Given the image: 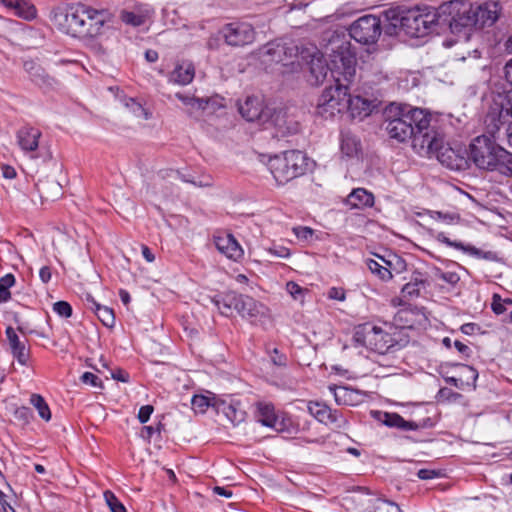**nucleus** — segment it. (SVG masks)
Wrapping results in <instances>:
<instances>
[{
	"mask_svg": "<svg viewBox=\"0 0 512 512\" xmlns=\"http://www.w3.org/2000/svg\"><path fill=\"white\" fill-rule=\"evenodd\" d=\"M210 405V399L204 395H194L191 398V406L195 413H205Z\"/></svg>",
	"mask_w": 512,
	"mask_h": 512,
	"instance_id": "44",
	"label": "nucleus"
},
{
	"mask_svg": "<svg viewBox=\"0 0 512 512\" xmlns=\"http://www.w3.org/2000/svg\"><path fill=\"white\" fill-rule=\"evenodd\" d=\"M104 499L111 512H126L125 506L119 501L113 492L109 490L105 491Z\"/></svg>",
	"mask_w": 512,
	"mask_h": 512,
	"instance_id": "45",
	"label": "nucleus"
},
{
	"mask_svg": "<svg viewBox=\"0 0 512 512\" xmlns=\"http://www.w3.org/2000/svg\"><path fill=\"white\" fill-rule=\"evenodd\" d=\"M424 315L416 308H404L399 310L394 320L402 328H414L415 325L420 324Z\"/></svg>",
	"mask_w": 512,
	"mask_h": 512,
	"instance_id": "30",
	"label": "nucleus"
},
{
	"mask_svg": "<svg viewBox=\"0 0 512 512\" xmlns=\"http://www.w3.org/2000/svg\"><path fill=\"white\" fill-rule=\"evenodd\" d=\"M214 243L218 251L229 259L238 261L243 257V249L231 234L215 237Z\"/></svg>",
	"mask_w": 512,
	"mask_h": 512,
	"instance_id": "23",
	"label": "nucleus"
},
{
	"mask_svg": "<svg viewBox=\"0 0 512 512\" xmlns=\"http://www.w3.org/2000/svg\"><path fill=\"white\" fill-rule=\"evenodd\" d=\"M385 115V129L391 138L399 142L412 139L418 153L422 148L431 149L434 138L429 135L433 128L430 126L429 115L423 109L392 104Z\"/></svg>",
	"mask_w": 512,
	"mask_h": 512,
	"instance_id": "2",
	"label": "nucleus"
},
{
	"mask_svg": "<svg viewBox=\"0 0 512 512\" xmlns=\"http://www.w3.org/2000/svg\"><path fill=\"white\" fill-rule=\"evenodd\" d=\"M296 54V47H287L280 43L270 42L259 48L256 55L264 69L273 70L274 66H280L278 70L284 73L285 71L281 68L286 67L289 63L294 65L292 58Z\"/></svg>",
	"mask_w": 512,
	"mask_h": 512,
	"instance_id": "12",
	"label": "nucleus"
},
{
	"mask_svg": "<svg viewBox=\"0 0 512 512\" xmlns=\"http://www.w3.org/2000/svg\"><path fill=\"white\" fill-rule=\"evenodd\" d=\"M468 162L482 170L512 173V153L486 135L475 137L468 147Z\"/></svg>",
	"mask_w": 512,
	"mask_h": 512,
	"instance_id": "4",
	"label": "nucleus"
},
{
	"mask_svg": "<svg viewBox=\"0 0 512 512\" xmlns=\"http://www.w3.org/2000/svg\"><path fill=\"white\" fill-rule=\"evenodd\" d=\"M268 252L274 256L280 258H288L290 256V251L288 248L280 245H274L268 249Z\"/></svg>",
	"mask_w": 512,
	"mask_h": 512,
	"instance_id": "56",
	"label": "nucleus"
},
{
	"mask_svg": "<svg viewBox=\"0 0 512 512\" xmlns=\"http://www.w3.org/2000/svg\"><path fill=\"white\" fill-rule=\"evenodd\" d=\"M454 347L457 349V351H458L459 353H461V354H463V355H465V356H467V357H468V356L470 355V353H471L470 348H469L467 345H465L464 343H462V342H460V341H458V340H456V341L454 342Z\"/></svg>",
	"mask_w": 512,
	"mask_h": 512,
	"instance_id": "61",
	"label": "nucleus"
},
{
	"mask_svg": "<svg viewBox=\"0 0 512 512\" xmlns=\"http://www.w3.org/2000/svg\"><path fill=\"white\" fill-rule=\"evenodd\" d=\"M39 277L43 283H48L51 279V270L48 266H43L39 271Z\"/></svg>",
	"mask_w": 512,
	"mask_h": 512,
	"instance_id": "60",
	"label": "nucleus"
},
{
	"mask_svg": "<svg viewBox=\"0 0 512 512\" xmlns=\"http://www.w3.org/2000/svg\"><path fill=\"white\" fill-rule=\"evenodd\" d=\"M441 475L440 471L434 469L423 468L417 472V476L422 480L437 478Z\"/></svg>",
	"mask_w": 512,
	"mask_h": 512,
	"instance_id": "55",
	"label": "nucleus"
},
{
	"mask_svg": "<svg viewBox=\"0 0 512 512\" xmlns=\"http://www.w3.org/2000/svg\"><path fill=\"white\" fill-rule=\"evenodd\" d=\"M221 34L230 46H244L255 40V31L248 23H229L223 27Z\"/></svg>",
	"mask_w": 512,
	"mask_h": 512,
	"instance_id": "16",
	"label": "nucleus"
},
{
	"mask_svg": "<svg viewBox=\"0 0 512 512\" xmlns=\"http://www.w3.org/2000/svg\"><path fill=\"white\" fill-rule=\"evenodd\" d=\"M12 355L19 364L27 365L29 360V350L26 343L21 341L12 327H7L5 331Z\"/></svg>",
	"mask_w": 512,
	"mask_h": 512,
	"instance_id": "27",
	"label": "nucleus"
},
{
	"mask_svg": "<svg viewBox=\"0 0 512 512\" xmlns=\"http://www.w3.org/2000/svg\"><path fill=\"white\" fill-rule=\"evenodd\" d=\"M434 238L438 242H441V243H443V244H445V245H447L449 247H453L455 249L461 250L464 253H467V254H469L471 256H475V257H481L482 256V251L479 250L478 248H476L474 246H471V245H465L462 242L452 241L448 237H446L443 232L436 233L434 235Z\"/></svg>",
	"mask_w": 512,
	"mask_h": 512,
	"instance_id": "35",
	"label": "nucleus"
},
{
	"mask_svg": "<svg viewBox=\"0 0 512 512\" xmlns=\"http://www.w3.org/2000/svg\"><path fill=\"white\" fill-rule=\"evenodd\" d=\"M381 101L377 98H365L361 96H351L349 98V107L347 111L350 112L353 118L363 119L369 116L380 105Z\"/></svg>",
	"mask_w": 512,
	"mask_h": 512,
	"instance_id": "21",
	"label": "nucleus"
},
{
	"mask_svg": "<svg viewBox=\"0 0 512 512\" xmlns=\"http://www.w3.org/2000/svg\"><path fill=\"white\" fill-rule=\"evenodd\" d=\"M239 112L247 121L265 125L272 117V108L264 105L262 98L248 96L239 104Z\"/></svg>",
	"mask_w": 512,
	"mask_h": 512,
	"instance_id": "15",
	"label": "nucleus"
},
{
	"mask_svg": "<svg viewBox=\"0 0 512 512\" xmlns=\"http://www.w3.org/2000/svg\"><path fill=\"white\" fill-rule=\"evenodd\" d=\"M98 319L105 325L106 327H113L115 324V315L111 308L102 305H96V309L94 310Z\"/></svg>",
	"mask_w": 512,
	"mask_h": 512,
	"instance_id": "42",
	"label": "nucleus"
},
{
	"mask_svg": "<svg viewBox=\"0 0 512 512\" xmlns=\"http://www.w3.org/2000/svg\"><path fill=\"white\" fill-rule=\"evenodd\" d=\"M335 401L338 404L354 406L360 401L359 393L347 387H337L334 390Z\"/></svg>",
	"mask_w": 512,
	"mask_h": 512,
	"instance_id": "38",
	"label": "nucleus"
},
{
	"mask_svg": "<svg viewBox=\"0 0 512 512\" xmlns=\"http://www.w3.org/2000/svg\"><path fill=\"white\" fill-rule=\"evenodd\" d=\"M42 133L32 126H23L16 133L17 143L25 154L34 153L39 148Z\"/></svg>",
	"mask_w": 512,
	"mask_h": 512,
	"instance_id": "22",
	"label": "nucleus"
},
{
	"mask_svg": "<svg viewBox=\"0 0 512 512\" xmlns=\"http://www.w3.org/2000/svg\"><path fill=\"white\" fill-rule=\"evenodd\" d=\"M287 292L292 296L294 300H302L305 290L299 286L296 282L290 281L286 284Z\"/></svg>",
	"mask_w": 512,
	"mask_h": 512,
	"instance_id": "48",
	"label": "nucleus"
},
{
	"mask_svg": "<svg viewBox=\"0 0 512 512\" xmlns=\"http://www.w3.org/2000/svg\"><path fill=\"white\" fill-rule=\"evenodd\" d=\"M215 306L225 316L237 311L243 318L255 319L264 313V306L250 296L228 292L213 299Z\"/></svg>",
	"mask_w": 512,
	"mask_h": 512,
	"instance_id": "9",
	"label": "nucleus"
},
{
	"mask_svg": "<svg viewBox=\"0 0 512 512\" xmlns=\"http://www.w3.org/2000/svg\"><path fill=\"white\" fill-rule=\"evenodd\" d=\"M343 42V40H336L331 43L332 48L330 59L332 58V54L334 53V51L337 50V46H339ZM331 64V60L329 61V63H327L322 56L313 55L309 64L311 83L314 85L321 84L325 80L328 72L331 73Z\"/></svg>",
	"mask_w": 512,
	"mask_h": 512,
	"instance_id": "18",
	"label": "nucleus"
},
{
	"mask_svg": "<svg viewBox=\"0 0 512 512\" xmlns=\"http://www.w3.org/2000/svg\"><path fill=\"white\" fill-rule=\"evenodd\" d=\"M15 283V277L12 274H6L0 278V303L10 299L11 293L9 288Z\"/></svg>",
	"mask_w": 512,
	"mask_h": 512,
	"instance_id": "43",
	"label": "nucleus"
},
{
	"mask_svg": "<svg viewBox=\"0 0 512 512\" xmlns=\"http://www.w3.org/2000/svg\"><path fill=\"white\" fill-rule=\"evenodd\" d=\"M382 32L381 21L374 15H365L349 27V35L363 45L375 44Z\"/></svg>",
	"mask_w": 512,
	"mask_h": 512,
	"instance_id": "14",
	"label": "nucleus"
},
{
	"mask_svg": "<svg viewBox=\"0 0 512 512\" xmlns=\"http://www.w3.org/2000/svg\"><path fill=\"white\" fill-rule=\"evenodd\" d=\"M491 308H492V311L495 314H497V315H500V314L504 313L506 308H505V305L503 303V299L501 298L500 295H498V294H494L493 295L492 303H491Z\"/></svg>",
	"mask_w": 512,
	"mask_h": 512,
	"instance_id": "51",
	"label": "nucleus"
},
{
	"mask_svg": "<svg viewBox=\"0 0 512 512\" xmlns=\"http://www.w3.org/2000/svg\"><path fill=\"white\" fill-rule=\"evenodd\" d=\"M194 76V65L189 61H182L176 64L173 71L169 74L168 80L173 84L187 85L192 82Z\"/></svg>",
	"mask_w": 512,
	"mask_h": 512,
	"instance_id": "28",
	"label": "nucleus"
},
{
	"mask_svg": "<svg viewBox=\"0 0 512 512\" xmlns=\"http://www.w3.org/2000/svg\"><path fill=\"white\" fill-rule=\"evenodd\" d=\"M382 422L386 426L401 428L403 430H411L416 427V425H414L411 422L405 421L403 417L396 413H384V418L382 419Z\"/></svg>",
	"mask_w": 512,
	"mask_h": 512,
	"instance_id": "39",
	"label": "nucleus"
},
{
	"mask_svg": "<svg viewBox=\"0 0 512 512\" xmlns=\"http://www.w3.org/2000/svg\"><path fill=\"white\" fill-rule=\"evenodd\" d=\"M425 288V281L422 279H414L405 284L402 288V296L407 299H413L420 295V291Z\"/></svg>",
	"mask_w": 512,
	"mask_h": 512,
	"instance_id": "40",
	"label": "nucleus"
},
{
	"mask_svg": "<svg viewBox=\"0 0 512 512\" xmlns=\"http://www.w3.org/2000/svg\"><path fill=\"white\" fill-rule=\"evenodd\" d=\"M361 512H402L400 507L389 500L382 498L369 499Z\"/></svg>",
	"mask_w": 512,
	"mask_h": 512,
	"instance_id": "33",
	"label": "nucleus"
},
{
	"mask_svg": "<svg viewBox=\"0 0 512 512\" xmlns=\"http://www.w3.org/2000/svg\"><path fill=\"white\" fill-rule=\"evenodd\" d=\"M442 14L451 16L449 27L453 34L468 39L475 28L473 4L467 2H450L440 7Z\"/></svg>",
	"mask_w": 512,
	"mask_h": 512,
	"instance_id": "11",
	"label": "nucleus"
},
{
	"mask_svg": "<svg viewBox=\"0 0 512 512\" xmlns=\"http://www.w3.org/2000/svg\"><path fill=\"white\" fill-rule=\"evenodd\" d=\"M84 16L81 24L80 39H91L102 35L111 21V13L106 9H96L83 4Z\"/></svg>",
	"mask_w": 512,
	"mask_h": 512,
	"instance_id": "13",
	"label": "nucleus"
},
{
	"mask_svg": "<svg viewBox=\"0 0 512 512\" xmlns=\"http://www.w3.org/2000/svg\"><path fill=\"white\" fill-rule=\"evenodd\" d=\"M224 415L230 420L233 424H239L245 419V411L241 408L239 402H231L225 403L223 402L221 406L218 407Z\"/></svg>",
	"mask_w": 512,
	"mask_h": 512,
	"instance_id": "34",
	"label": "nucleus"
},
{
	"mask_svg": "<svg viewBox=\"0 0 512 512\" xmlns=\"http://www.w3.org/2000/svg\"><path fill=\"white\" fill-rule=\"evenodd\" d=\"M460 330L466 335H473L476 331L480 330V327L476 323H465L460 327Z\"/></svg>",
	"mask_w": 512,
	"mask_h": 512,
	"instance_id": "59",
	"label": "nucleus"
},
{
	"mask_svg": "<svg viewBox=\"0 0 512 512\" xmlns=\"http://www.w3.org/2000/svg\"><path fill=\"white\" fill-rule=\"evenodd\" d=\"M341 153L347 157L357 156L360 151L359 140L349 132L341 134Z\"/></svg>",
	"mask_w": 512,
	"mask_h": 512,
	"instance_id": "36",
	"label": "nucleus"
},
{
	"mask_svg": "<svg viewBox=\"0 0 512 512\" xmlns=\"http://www.w3.org/2000/svg\"><path fill=\"white\" fill-rule=\"evenodd\" d=\"M23 68L29 75L30 80L42 89H52L58 84L54 77L50 76L44 68L33 60L25 61Z\"/></svg>",
	"mask_w": 512,
	"mask_h": 512,
	"instance_id": "20",
	"label": "nucleus"
},
{
	"mask_svg": "<svg viewBox=\"0 0 512 512\" xmlns=\"http://www.w3.org/2000/svg\"><path fill=\"white\" fill-rule=\"evenodd\" d=\"M475 28L491 26L498 19L497 5H473Z\"/></svg>",
	"mask_w": 512,
	"mask_h": 512,
	"instance_id": "25",
	"label": "nucleus"
},
{
	"mask_svg": "<svg viewBox=\"0 0 512 512\" xmlns=\"http://www.w3.org/2000/svg\"><path fill=\"white\" fill-rule=\"evenodd\" d=\"M36 187L40 193L41 198L45 200H54L61 194V186L56 181L49 182L39 180V182L36 184Z\"/></svg>",
	"mask_w": 512,
	"mask_h": 512,
	"instance_id": "37",
	"label": "nucleus"
},
{
	"mask_svg": "<svg viewBox=\"0 0 512 512\" xmlns=\"http://www.w3.org/2000/svg\"><path fill=\"white\" fill-rule=\"evenodd\" d=\"M181 179L184 182L191 183V184H193L195 186H198V187H209V186L212 185V181H211V178L209 176L204 177L201 180H195V179L187 178L184 175H181Z\"/></svg>",
	"mask_w": 512,
	"mask_h": 512,
	"instance_id": "57",
	"label": "nucleus"
},
{
	"mask_svg": "<svg viewBox=\"0 0 512 512\" xmlns=\"http://www.w3.org/2000/svg\"><path fill=\"white\" fill-rule=\"evenodd\" d=\"M194 101L197 103H191V105H189V107L187 108V113L194 117H200L205 112L213 113L215 112L216 108L220 106L216 98L194 97Z\"/></svg>",
	"mask_w": 512,
	"mask_h": 512,
	"instance_id": "32",
	"label": "nucleus"
},
{
	"mask_svg": "<svg viewBox=\"0 0 512 512\" xmlns=\"http://www.w3.org/2000/svg\"><path fill=\"white\" fill-rule=\"evenodd\" d=\"M308 411L319 422L325 425H331L337 429L345 428L347 425V421L340 411L332 410L324 403L309 402Z\"/></svg>",
	"mask_w": 512,
	"mask_h": 512,
	"instance_id": "17",
	"label": "nucleus"
},
{
	"mask_svg": "<svg viewBox=\"0 0 512 512\" xmlns=\"http://www.w3.org/2000/svg\"><path fill=\"white\" fill-rule=\"evenodd\" d=\"M504 76L506 81L512 85V59L504 67Z\"/></svg>",
	"mask_w": 512,
	"mask_h": 512,
	"instance_id": "64",
	"label": "nucleus"
},
{
	"mask_svg": "<svg viewBox=\"0 0 512 512\" xmlns=\"http://www.w3.org/2000/svg\"><path fill=\"white\" fill-rule=\"evenodd\" d=\"M295 236L303 241H309L313 236V229L307 226H298L293 228Z\"/></svg>",
	"mask_w": 512,
	"mask_h": 512,
	"instance_id": "49",
	"label": "nucleus"
},
{
	"mask_svg": "<svg viewBox=\"0 0 512 512\" xmlns=\"http://www.w3.org/2000/svg\"><path fill=\"white\" fill-rule=\"evenodd\" d=\"M81 381L84 384H88L93 387H101V381L95 374H93L91 372L83 373V375L81 376Z\"/></svg>",
	"mask_w": 512,
	"mask_h": 512,
	"instance_id": "53",
	"label": "nucleus"
},
{
	"mask_svg": "<svg viewBox=\"0 0 512 512\" xmlns=\"http://www.w3.org/2000/svg\"><path fill=\"white\" fill-rule=\"evenodd\" d=\"M331 77L334 85L326 87L318 99L316 113L324 119L347 111L349 87L356 78V56L349 42L337 46L331 58Z\"/></svg>",
	"mask_w": 512,
	"mask_h": 512,
	"instance_id": "1",
	"label": "nucleus"
},
{
	"mask_svg": "<svg viewBox=\"0 0 512 512\" xmlns=\"http://www.w3.org/2000/svg\"><path fill=\"white\" fill-rule=\"evenodd\" d=\"M436 276L450 285H456L460 280V276L458 275V273L451 271L442 272L438 270Z\"/></svg>",
	"mask_w": 512,
	"mask_h": 512,
	"instance_id": "50",
	"label": "nucleus"
},
{
	"mask_svg": "<svg viewBox=\"0 0 512 512\" xmlns=\"http://www.w3.org/2000/svg\"><path fill=\"white\" fill-rule=\"evenodd\" d=\"M152 9L148 5H136L132 10H122L120 19L127 25L139 27L151 17Z\"/></svg>",
	"mask_w": 512,
	"mask_h": 512,
	"instance_id": "26",
	"label": "nucleus"
},
{
	"mask_svg": "<svg viewBox=\"0 0 512 512\" xmlns=\"http://www.w3.org/2000/svg\"><path fill=\"white\" fill-rule=\"evenodd\" d=\"M30 403L36 408L39 416L45 420L49 421L51 419V411L46 403L45 399L39 394H32L30 397Z\"/></svg>",
	"mask_w": 512,
	"mask_h": 512,
	"instance_id": "41",
	"label": "nucleus"
},
{
	"mask_svg": "<svg viewBox=\"0 0 512 512\" xmlns=\"http://www.w3.org/2000/svg\"><path fill=\"white\" fill-rule=\"evenodd\" d=\"M485 131L492 137H500L512 125V91L492 94L486 102L483 116Z\"/></svg>",
	"mask_w": 512,
	"mask_h": 512,
	"instance_id": "5",
	"label": "nucleus"
},
{
	"mask_svg": "<svg viewBox=\"0 0 512 512\" xmlns=\"http://www.w3.org/2000/svg\"><path fill=\"white\" fill-rule=\"evenodd\" d=\"M255 417L262 425L278 430V417L275 414L274 406L270 403H257Z\"/></svg>",
	"mask_w": 512,
	"mask_h": 512,
	"instance_id": "31",
	"label": "nucleus"
},
{
	"mask_svg": "<svg viewBox=\"0 0 512 512\" xmlns=\"http://www.w3.org/2000/svg\"><path fill=\"white\" fill-rule=\"evenodd\" d=\"M328 298L332 300H338V301H345L346 299V292L343 288L339 287H331L328 290Z\"/></svg>",
	"mask_w": 512,
	"mask_h": 512,
	"instance_id": "52",
	"label": "nucleus"
},
{
	"mask_svg": "<svg viewBox=\"0 0 512 512\" xmlns=\"http://www.w3.org/2000/svg\"><path fill=\"white\" fill-rule=\"evenodd\" d=\"M433 218L436 220H441L446 223H452L454 221V216L449 214H443L442 212H434Z\"/></svg>",
	"mask_w": 512,
	"mask_h": 512,
	"instance_id": "62",
	"label": "nucleus"
},
{
	"mask_svg": "<svg viewBox=\"0 0 512 512\" xmlns=\"http://www.w3.org/2000/svg\"><path fill=\"white\" fill-rule=\"evenodd\" d=\"M0 3L15 16L31 21L37 16L36 7L30 0H0Z\"/></svg>",
	"mask_w": 512,
	"mask_h": 512,
	"instance_id": "24",
	"label": "nucleus"
},
{
	"mask_svg": "<svg viewBox=\"0 0 512 512\" xmlns=\"http://www.w3.org/2000/svg\"><path fill=\"white\" fill-rule=\"evenodd\" d=\"M440 14L432 7H414L400 14V29L410 37L427 35L437 23Z\"/></svg>",
	"mask_w": 512,
	"mask_h": 512,
	"instance_id": "7",
	"label": "nucleus"
},
{
	"mask_svg": "<svg viewBox=\"0 0 512 512\" xmlns=\"http://www.w3.org/2000/svg\"><path fill=\"white\" fill-rule=\"evenodd\" d=\"M53 311L59 316L68 318L72 315V307L66 301H58L53 304Z\"/></svg>",
	"mask_w": 512,
	"mask_h": 512,
	"instance_id": "47",
	"label": "nucleus"
},
{
	"mask_svg": "<svg viewBox=\"0 0 512 512\" xmlns=\"http://www.w3.org/2000/svg\"><path fill=\"white\" fill-rule=\"evenodd\" d=\"M15 417L27 423L31 418V410L28 407H20L16 409Z\"/></svg>",
	"mask_w": 512,
	"mask_h": 512,
	"instance_id": "58",
	"label": "nucleus"
},
{
	"mask_svg": "<svg viewBox=\"0 0 512 512\" xmlns=\"http://www.w3.org/2000/svg\"><path fill=\"white\" fill-rule=\"evenodd\" d=\"M2 174H3V177L6 179H13L16 176V171L13 167L4 165L2 167Z\"/></svg>",
	"mask_w": 512,
	"mask_h": 512,
	"instance_id": "63",
	"label": "nucleus"
},
{
	"mask_svg": "<svg viewBox=\"0 0 512 512\" xmlns=\"http://www.w3.org/2000/svg\"><path fill=\"white\" fill-rule=\"evenodd\" d=\"M368 267L373 274L378 275L382 280L387 281L392 278V273L390 270L375 260H370L368 262Z\"/></svg>",
	"mask_w": 512,
	"mask_h": 512,
	"instance_id": "46",
	"label": "nucleus"
},
{
	"mask_svg": "<svg viewBox=\"0 0 512 512\" xmlns=\"http://www.w3.org/2000/svg\"><path fill=\"white\" fill-rule=\"evenodd\" d=\"M82 17H85L83 3L55 7L50 13L53 26L60 32L75 38H80Z\"/></svg>",
	"mask_w": 512,
	"mask_h": 512,
	"instance_id": "10",
	"label": "nucleus"
},
{
	"mask_svg": "<svg viewBox=\"0 0 512 512\" xmlns=\"http://www.w3.org/2000/svg\"><path fill=\"white\" fill-rule=\"evenodd\" d=\"M267 167L278 185L298 178L309 169V158L299 150L285 151L269 157Z\"/></svg>",
	"mask_w": 512,
	"mask_h": 512,
	"instance_id": "6",
	"label": "nucleus"
},
{
	"mask_svg": "<svg viewBox=\"0 0 512 512\" xmlns=\"http://www.w3.org/2000/svg\"><path fill=\"white\" fill-rule=\"evenodd\" d=\"M352 341L355 347H364L379 355H386L405 347L409 339L395 328L389 327L387 330L366 322L354 328Z\"/></svg>",
	"mask_w": 512,
	"mask_h": 512,
	"instance_id": "3",
	"label": "nucleus"
},
{
	"mask_svg": "<svg viewBox=\"0 0 512 512\" xmlns=\"http://www.w3.org/2000/svg\"><path fill=\"white\" fill-rule=\"evenodd\" d=\"M346 204L352 209L372 207L374 205V196L364 188H357L348 195Z\"/></svg>",
	"mask_w": 512,
	"mask_h": 512,
	"instance_id": "29",
	"label": "nucleus"
},
{
	"mask_svg": "<svg viewBox=\"0 0 512 512\" xmlns=\"http://www.w3.org/2000/svg\"><path fill=\"white\" fill-rule=\"evenodd\" d=\"M153 411H154V408L151 405H144V406L140 407L139 412H138V419H139L140 423L144 424V423L148 422Z\"/></svg>",
	"mask_w": 512,
	"mask_h": 512,
	"instance_id": "54",
	"label": "nucleus"
},
{
	"mask_svg": "<svg viewBox=\"0 0 512 512\" xmlns=\"http://www.w3.org/2000/svg\"><path fill=\"white\" fill-rule=\"evenodd\" d=\"M429 136L434 138L431 149L422 148L419 154L428 157L435 156L443 166L451 170L460 171L469 167L467 150L462 151L445 145L442 136L434 128Z\"/></svg>",
	"mask_w": 512,
	"mask_h": 512,
	"instance_id": "8",
	"label": "nucleus"
},
{
	"mask_svg": "<svg viewBox=\"0 0 512 512\" xmlns=\"http://www.w3.org/2000/svg\"><path fill=\"white\" fill-rule=\"evenodd\" d=\"M264 126H273L276 129L275 136L295 134L299 130V123L290 118L286 111L272 108V117Z\"/></svg>",
	"mask_w": 512,
	"mask_h": 512,
	"instance_id": "19",
	"label": "nucleus"
}]
</instances>
